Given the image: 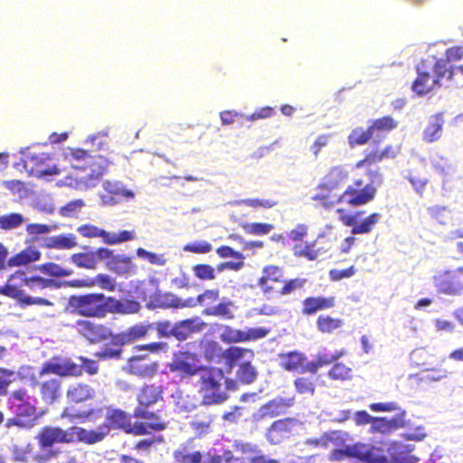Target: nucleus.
Segmentation results:
<instances>
[{"mask_svg":"<svg viewBox=\"0 0 463 463\" xmlns=\"http://www.w3.org/2000/svg\"><path fill=\"white\" fill-rule=\"evenodd\" d=\"M122 303L100 292L74 294L69 297L67 309L84 318H103L108 314L122 311Z\"/></svg>","mask_w":463,"mask_h":463,"instance_id":"f257e3e1","label":"nucleus"},{"mask_svg":"<svg viewBox=\"0 0 463 463\" xmlns=\"http://www.w3.org/2000/svg\"><path fill=\"white\" fill-rule=\"evenodd\" d=\"M7 404L13 417L7 419L5 428L30 430L36 424L39 419L37 399L29 395L25 389L11 392Z\"/></svg>","mask_w":463,"mask_h":463,"instance_id":"f03ea898","label":"nucleus"},{"mask_svg":"<svg viewBox=\"0 0 463 463\" xmlns=\"http://www.w3.org/2000/svg\"><path fill=\"white\" fill-rule=\"evenodd\" d=\"M198 376V391L203 404H222L229 399L228 393L222 388V380L224 378L222 368L204 365Z\"/></svg>","mask_w":463,"mask_h":463,"instance_id":"7ed1b4c3","label":"nucleus"},{"mask_svg":"<svg viewBox=\"0 0 463 463\" xmlns=\"http://www.w3.org/2000/svg\"><path fill=\"white\" fill-rule=\"evenodd\" d=\"M66 157L79 162L74 167L87 171L82 177L87 185L93 186L103 176L107 171L109 162L107 158L99 155H90L82 148H71Z\"/></svg>","mask_w":463,"mask_h":463,"instance_id":"20e7f679","label":"nucleus"},{"mask_svg":"<svg viewBox=\"0 0 463 463\" xmlns=\"http://www.w3.org/2000/svg\"><path fill=\"white\" fill-rule=\"evenodd\" d=\"M0 294L15 299L22 307L54 306V302L49 298L30 296L27 293L25 287V272L22 270H17L9 277L6 283L0 287Z\"/></svg>","mask_w":463,"mask_h":463,"instance_id":"39448f33","label":"nucleus"},{"mask_svg":"<svg viewBox=\"0 0 463 463\" xmlns=\"http://www.w3.org/2000/svg\"><path fill=\"white\" fill-rule=\"evenodd\" d=\"M52 159L50 153H29L14 163V166L21 172L25 171L30 176L43 177L59 175L61 169L56 165L49 164Z\"/></svg>","mask_w":463,"mask_h":463,"instance_id":"423d86ee","label":"nucleus"},{"mask_svg":"<svg viewBox=\"0 0 463 463\" xmlns=\"http://www.w3.org/2000/svg\"><path fill=\"white\" fill-rule=\"evenodd\" d=\"M79 360L81 362L80 365L71 360H65L61 363H48L43 368L42 373H52L61 377L80 376L82 370L90 375H95L99 373V367L97 359L80 356Z\"/></svg>","mask_w":463,"mask_h":463,"instance_id":"0eeeda50","label":"nucleus"},{"mask_svg":"<svg viewBox=\"0 0 463 463\" xmlns=\"http://www.w3.org/2000/svg\"><path fill=\"white\" fill-rule=\"evenodd\" d=\"M133 417L142 420V421H136L138 430L137 436L147 435L153 431H163L167 428V421L159 410L152 411L146 408L136 407Z\"/></svg>","mask_w":463,"mask_h":463,"instance_id":"6e6552de","label":"nucleus"},{"mask_svg":"<svg viewBox=\"0 0 463 463\" xmlns=\"http://www.w3.org/2000/svg\"><path fill=\"white\" fill-rule=\"evenodd\" d=\"M445 360V357H437L424 347L416 348L410 354L411 366L421 372L438 373V375L433 377L435 380L447 375L448 372L440 368V364Z\"/></svg>","mask_w":463,"mask_h":463,"instance_id":"1a4fd4ad","label":"nucleus"},{"mask_svg":"<svg viewBox=\"0 0 463 463\" xmlns=\"http://www.w3.org/2000/svg\"><path fill=\"white\" fill-rule=\"evenodd\" d=\"M203 366L199 364L198 354L190 351L178 352L168 364L170 372L176 373L181 379L198 375Z\"/></svg>","mask_w":463,"mask_h":463,"instance_id":"9d476101","label":"nucleus"},{"mask_svg":"<svg viewBox=\"0 0 463 463\" xmlns=\"http://www.w3.org/2000/svg\"><path fill=\"white\" fill-rule=\"evenodd\" d=\"M74 327L77 333L90 345L107 341L113 335L108 325L87 318L78 319Z\"/></svg>","mask_w":463,"mask_h":463,"instance_id":"9b49d317","label":"nucleus"},{"mask_svg":"<svg viewBox=\"0 0 463 463\" xmlns=\"http://www.w3.org/2000/svg\"><path fill=\"white\" fill-rule=\"evenodd\" d=\"M77 232L85 238L100 237L102 241L108 245H116L132 241L136 238L134 231H120L118 233L109 232L93 224H83L77 228Z\"/></svg>","mask_w":463,"mask_h":463,"instance_id":"f8f14e48","label":"nucleus"},{"mask_svg":"<svg viewBox=\"0 0 463 463\" xmlns=\"http://www.w3.org/2000/svg\"><path fill=\"white\" fill-rule=\"evenodd\" d=\"M99 430H104L106 435L110 430H121L126 434L137 436V424L131 422V416L120 409L110 410L105 421L99 426Z\"/></svg>","mask_w":463,"mask_h":463,"instance_id":"ddd939ff","label":"nucleus"},{"mask_svg":"<svg viewBox=\"0 0 463 463\" xmlns=\"http://www.w3.org/2000/svg\"><path fill=\"white\" fill-rule=\"evenodd\" d=\"M71 435L70 428L63 430L60 427L46 425L39 430L35 439L40 449H46L59 443H72Z\"/></svg>","mask_w":463,"mask_h":463,"instance_id":"4468645a","label":"nucleus"},{"mask_svg":"<svg viewBox=\"0 0 463 463\" xmlns=\"http://www.w3.org/2000/svg\"><path fill=\"white\" fill-rule=\"evenodd\" d=\"M336 213L339 214V221L347 227H352L353 234L370 233L374 226L379 222L381 215L378 213H373L363 222H358L357 217L363 212H357L354 214H346L345 210L338 208Z\"/></svg>","mask_w":463,"mask_h":463,"instance_id":"2eb2a0df","label":"nucleus"},{"mask_svg":"<svg viewBox=\"0 0 463 463\" xmlns=\"http://www.w3.org/2000/svg\"><path fill=\"white\" fill-rule=\"evenodd\" d=\"M354 185H349L340 194V203H345L353 207L364 205L373 200V189L364 187V181L358 179Z\"/></svg>","mask_w":463,"mask_h":463,"instance_id":"dca6fc26","label":"nucleus"},{"mask_svg":"<svg viewBox=\"0 0 463 463\" xmlns=\"http://www.w3.org/2000/svg\"><path fill=\"white\" fill-rule=\"evenodd\" d=\"M295 403L293 397L285 398L277 396L261 405L253 414L255 421H261L265 419H271L285 414Z\"/></svg>","mask_w":463,"mask_h":463,"instance_id":"f3484780","label":"nucleus"},{"mask_svg":"<svg viewBox=\"0 0 463 463\" xmlns=\"http://www.w3.org/2000/svg\"><path fill=\"white\" fill-rule=\"evenodd\" d=\"M432 281L438 292L457 296L462 292L458 269L440 270L432 277Z\"/></svg>","mask_w":463,"mask_h":463,"instance_id":"a211bd4d","label":"nucleus"},{"mask_svg":"<svg viewBox=\"0 0 463 463\" xmlns=\"http://www.w3.org/2000/svg\"><path fill=\"white\" fill-rule=\"evenodd\" d=\"M298 423L294 418H283L273 421L266 431L267 440L273 445L280 444L293 435Z\"/></svg>","mask_w":463,"mask_h":463,"instance_id":"6ab92c4d","label":"nucleus"},{"mask_svg":"<svg viewBox=\"0 0 463 463\" xmlns=\"http://www.w3.org/2000/svg\"><path fill=\"white\" fill-rule=\"evenodd\" d=\"M284 277V270L281 267L267 265L263 268L262 275L259 278L257 285L267 298H270L273 294H277L278 289L275 284H283Z\"/></svg>","mask_w":463,"mask_h":463,"instance_id":"aec40b11","label":"nucleus"},{"mask_svg":"<svg viewBox=\"0 0 463 463\" xmlns=\"http://www.w3.org/2000/svg\"><path fill=\"white\" fill-rule=\"evenodd\" d=\"M111 250L100 247L95 250L81 251L71 255V261L80 269H96L101 260L110 257Z\"/></svg>","mask_w":463,"mask_h":463,"instance_id":"412c9836","label":"nucleus"},{"mask_svg":"<svg viewBox=\"0 0 463 463\" xmlns=\"http://www.w3.org/2000/svg\"><path fill=\"white\" fill-rule=\"evenodd\" d=\"M63 285L72 288H91L98 287L109 292L115 291L117 288L115 279L106 273H99L94 278L68 280L63 282Z\"/></svg>","mask_w":463,"mask_h":463,"instance_id":"4be33fe9","label":"nucleus"},{"mask_svg":"<svg viewBox=\"0 0 463 463\" xmlns=\"http://www.w3.org/2000/svg\"><path fill=\"white\" fill-rule=\"evenodd\" d=\"M279 365L287 372L305 373H308L307 355L298 350L280 353L278 354Z\"/></svg>","mask_w":463,"mask_h":463,"instance_id":"5701e85b","label":"nucleus"},{"mask_svg":"<svg viewBox=\"0 0 463 463\" xmlns=\"http://www.w3.org/2000/svg\"><path fill=\"white\" fill-rule=\"evenodd\" d=\"M311 200L325 209L329 210L340 203V194L337 189L321 180L317 185Z\"/></svg>","mask_w":463,"mask_h":463,"instance_id":"b1692460","label":"nucleus"},{"mask_svg":"<svg viewBox=\"0 0 463 463\" xmlns=\"http://www.w3.org/2000/svg\"><path fill=\"white\" fill-rule=\"evenodd\" d=\"M206 326L199 317L184 319L173 326L172 336L178 341H184L192 335L203 330Z\"/></svg>","mask_w":463,"mask_h":463,"instance_id":"393cba45","label":"nucleus"},{"mask_svg":"<svg viewBox=\"0 0 463 463\" xmlns=\"http://www.w3.org/2000/svg\"><path fill=\"white\" fill-rule=\"evenodd\" d=\"M173 458L175 463H222V457L219 454L207 453L205 459L203 460V455L201 451H189L184 448L176 449L173 452Z\"/></svg>","mask_w":463,"mask_h":463,"instance_id":"a878e982","label":"nucleus"},{"mask_svg":"<svg viewBox=\"0 0 463 463\" xmlns=\"http://www.w3.org/2000/svg\"><path fill=\"white\" fill-rule=\"evenodd\" d=\"M103 189L104 194H100V200L104 205H114L122 197H134V193L124 188L118 182L106 181L103 183Z\"/></svg>","mask_w":463,"mask_h":463,"instance_id":"bb28decb","label":"nucleus"},{"mask_svg":"<svg viewBox=\"0 0 463 463\" xmlns=\"http://www.w3.org/2000/svg\"><path fill=\"white\" fill-rule=\"evenodd\" d=\"M339 454H345V457L355 458L365 463H384L383 457H377L373 452V448H369L363 443H355L352 446H346Z\"/></svg>","mask_w":463,"mask_h":463,"instance_id":"cd10ccee","label":"nucleus"},{"mask_svg":"<svg viewBox=\"0 0 463 463\" xmlns=\"http://www.w3.org/2000/svg\"><path fill=\"white\" fill-rule=\"evenodd\" d=\"M335 307L334 296H311L302 300L301 313L304 316H312L318 311L331 309Z\"/></svg>","mask_w":463,"mask_h":463,"instance_id":"c85d7f7f","label":"nucleus"},{"mask_svg":"<svg viewBox=\"0 0 463 463\" xmlns=\"http://www.w3.org/2000/svg\"><path fill=\"white\" fill-rule=\"evenodd\" d=\"M128 372L142 378H152L158 370V364L143 356L132 357L128 363Z\"/></svg>","mask_w":463,"mask_h":463,"instance_id":"c756f323","label":"nucleus"},{"mask_svg":"<svg viewBox=\"0 0 463 463\" xmlns=\"http://www.w3.org/2000/svg\"><path fill=\"white\" fill-rule=\"evenodd\" d=\"M94 388L86 383H76L70 385L66 391V399L70 403H82L94 399Z\"/></svg>","mask_w":463,"mask_h":463,"instance_id":"7c9ffc66","label":"nucleus"},{"mask_svg":"<svg viewBox=\"0 0 463 463\" xmlns=\"http://www.w3.org/2000/svg\"><path fill=\"white\" fill-rule=\"evenodd\" d=\"M369 156L365 155L364 157L355 164L356 168H364L365 175L369 178V183L364 184V187H371L373 189V195L375 196L377 187L383 184V175L378 166V162H369L367 160Z\"/></svg>","mask_w":463,"mask_h":463,"instance_id":"2f4dec72","label":"nucleus"},{"mask_svg":"<svg viewBox=\"0 0 463 463\" xmlns=\"http://www.w3.org/2000/svg\"><path fill=\"white\" fill-rule=\"evenodd\" d=\"M105 260L107 268L118 275H128L135 269L130 257L126 255H115L112 250L110 257L105 258Z\"/></svg>","mask_w":463,"mask_h":463,"instance_id":"473e14b6","label":"nucleus"},{"mask_svg":"<svg viewBox=\"0 0 463 463\" xmlns=\"http://www.w3.org/2000/svg\"><path fill=\"white\" fill-rule=\"evenodd\" d=\"M154 328L152 325L137 324L128 327L126 331L120 332L116 335V344H122L123 345L130 344L138 339H142L147 335L149 331Z\"/></svg>","mask_w":463,"mask_h":463,"instance_id":"72a5a7b5","label":"nucleus"},{"mask_svg":"<svg viewBox=\"0 0 463 463\" xmlns=\"http://www.w3.org/2000/svg\"><path fill=\"white\" fill-rule=\"evenodd\" d=\"M137 399L138 402L137 407L148 409L150 406L163 399V388L162 386L156 384L145 385L139 391Z\"/></svg>","mask_w":463,"mask_h":463,"instance_id":"f704fd0d","label":"nucleus"},{"mask_svg":"<svg viewBox=\"0 0 463 463\" xmlns=\"http://www.w3.org/2000/svg\"><path fill=\"white\" fill-rule=\"evenodd\" d=\"M396 126L397 122L390 116L372 120L369 127L373 136V143L381 142Z\"/></svg>","mask_w":463,"mask_h":463,"instance_id":"c9c22d12","label":"nucleus"},{"mask_svg":"<svg viewBox=\"0 0 463 463\" xmlns=\"http://www.w3.org/2000/svg\"><path fill=\"white\" fill-rule=\"evenodd\" d=\"M342 442V433L338 430H332L323 433L318 438L307 439L304 444L314 449H327L330 444L338 446Z\"/></svg>","mask_w":463,"mask_h":463,"instance_id":"e433bc0d","label":"nucleus"},{"mask_svg":"<svg viewBox=\"0 0 463 463\" xmlns=\"http://www.w3.org/2000/svg\"><path fill=\"white\" fill-rule=\"evenodd\" d=\"M70 430L72 442L78 440L86 444H95L106 437L104 430L99 429V430H88L81 427H70Z\"/></svg>","mask_w":463,"mask_h":463,"instance_id":"4c0bfd02","label":"nucleus"},{"mask_svg":"<svg viewBox=\"0 0 463 463\" xmlns=\"http://www.w3.org/2000/svg\"><path fill=\"white\" fill-rule=\"evenodd\" d=\"M76 246V236L72 233H62L57 236L45 238L42 244L43 248L48 250H71Z\"/></svg>","mask_w":463,"mask_h":463,"instance_id":"58836bf2","label":"nucleus"},{"mask_svg":"<svg viewBox=\"0 0 463 463\" xmlns=\"http://www.w3.org/2000/svg\"><path fill=\"white\" fill-rule=\"evenodd\" d=\"M110 344L104 345L100 350L94 353V357L99 362H105L109 360H120L122 358L123 349L122 344H116V335H112L109 338Z\"/></svg>","mask_w":463,"mask_h":463,"instance_id":"ea45409f","label":"nucleus"},{"mask_svg":"<svg viewBox=\"0 0 463 463\" xmlns=\"http://www.w3.org/2000/svg\"><path fill=\"white\" fill-rule=\"evenodd\" d=\"M213 420L214 416L212 415L208 410L199 411L194 414L191 421V428L197 436H204L211 432V426Z\"/></svg>","mask_w":463,"mask_h":463,"instance_id":"a19ab883","label":"nucleus"},{"mask_svg":"<svg viewBox=\"0 0 463 463\" xmlns=\"http://www.w3.org/2000/svg\"><path fill=\"white\" fill-rule=\"evenodd\" d=\"M317 241L306 242L305 244H295L292 248L293 254L297 258H304L313 261L318 259L321 254L328 251L327 248H317Z\"/></svg>","mask_w":463,"mask_h":463,"instance_id":"79ce46f5","label":"nucleus"},{"mask_svg":"<svg viewBox=\"0 0 463 463\" xmlns=\"http://www.w3.org/2000/svg\"><path fill=\"white\" fill-rule=\"evenodd\" d=\"M42 253L33 245H29L8 260L11 267L24 266L37 261L41 259Z\"/></svg>","mask_w":463,"mask_h":463,"instance_id":"37998d69","label":"nucleus"},{"mask_svg":"<svg viewBox=\"0 0 463 463\" xmlns=\"http://www.w3.org/2000/svg\"><path fill=\"white\" fill-rule=\"evenodd\" d=\"M155 307L159 308H184L186 307V299H182L171 292L157 293L152 298Z\"/></svg>","mask_w":463,"mask_h":463,"instance_id":"c03bdc74","label":"nucleus"},{"mask_svg":"<svg viewBox=\"0 0 463 463\" xmlns=\"http://www.w3.org/2000/svg\"><path fill=\"white\" fill-rule=\"evenodd\" d=\"M220 291L217 288L205 289L196 298H186V307H194L196 306L203 307L204 309L213 307V304L219 299Z\"/></svg>","mask_w":463,"mask_h":463,"instance_id":"a18cd8bd","label":"nucleus"},{"mask_svg":"<svg viewBox=\"0 0 463 463\" xmlns=\"http://www.w3.org/2000/svg\"><path fill=\"white\" fill-rule=\"evenodd\" d=\"M42 399L46 403H53L61 396V383L59 379L43 381L40 385Z\"/></svg>","mask_w":463,"mask_h":463,"instance_id":"49530a36","label":"nucleus"},{"mask_svg":"<svg viewBox=\"0 0 463 463\" xmlns=\"http://www.w3.org/2000/svg\"><path fill=\"white\" fill-rule=\"evenodd\" d=\"M25 287L30 292L37 293L46 288H60L61 283L40 275L28 276L25 274Z\"/></svg>","mask_w":463,"mask_h":463,"instance_id":"de8ad7c7","label":"nucleus"},{"mask_svg":"<svg viewBox=\"0 0 463 463\" xmlns=\"http://www.w3.org/2000/svg\"><path fill=\"white\" fill-rule=\"evenodd\" d=\"M436 86H439L437 79H434L428 71H420L418 68V77L411 85V90L418 95L427 94Z\"/></svg>","mask_w":463,"mask_h":463,"instance_id":"09e8293b","label":"nucleus"},{"mask_svg":"<svg viewBox=\"0 0 463 463\" xmlns=\"http://www.w3.org/2000/svg\"><path fill=\"white\" fill-rule=\"evenodd\" d=\"M247 354H249L250 357H253L254 352L249 348L232 345L223 351L222 359L224 360L226 368L230 371Z\"/></svg>","mask_w":463,"mask_h":463,"instance_id":"8fccbe9b","label":"nucleus"},{"mask_svg":"<svg viewBox=\"0 0 463 463\" xmlns=\"http://www.w3.org/2000/svg\"><path fill=\"white\" fill-rule=\"evenodd\" d=\"M349 173L343 165H335L331 167L322 181L328 185L339 190L348 180Z\"/></svg>","mask_w":463,"mask_h":463,"instance_id":"3c124183","label":"nucleus"},{"mask_svg":"<svg viewBox=\"0 0 463 463\" xmlns=\"http://www.w3.org/2000/svg\"><path fill=\"white\" fill-rule=\"evenodd\" d=\"M443 124L444 119L441 113L431 116L423 131V139L429 143L438 140L441 137Z\"/></svg>","mask_w":463,"mask_h":463,"instance_id":"603ef678","label":"nucleus"},{"mask_svg":"<svg viewBox=\"0 0 463 463\" xmlns=\"http://www.w3.org/2000/svg\"><path fill=\"white\" fill-rule=\"evenodd\" d=\"M371 140L373 142V136L370 127L367 128L362 127L354 128L347 137L348 145L352 148L364 146Z\"/></svg>","mask_w":463,"mask_h":463,"instance_id":"864d4df0","label":"nucleus"},{"mask_svg":"<svg viewBox=\"0 0 463 463\" xmlns=\"http://www.w3.org/2000/svg\"><path fill=\"white\" fill-rule=\"evenodd\" d=\"M238 365L239 366L236 371L237 381L243 384L252 383L258 375L256 368L250 361L242 362Z\"/></svg>","mask_w":463,"mask_h":463,"instance_id":"5fc2aeb1","label":"nucleus"},{"mask_svg":"<svg viewBox=\"0 0 463 463\" xmlns=\"http://www.w3.org/2000/svg\"><path fill=\"white\" fill-rule=\"evenodd\" d=\"M233 307L234 305L232 301L221 302L213 307L203 309V314L205 316L218 317L224 319H233Z\"/></svg>","mask_w":463,"mask_h":463,"instance_id":"6e6d98bb","label":"nucleus"},{"mask_svg":"<svg viewBox=\"0 0 463 463\" xmlns=\"http://www.w3.org/2000/svg\"><path fill=\"white\" fill-rule=\"evenodd\" d=\"M345 354H346V351L342 349V350L336 351L335 354H333L331 355L318 354L317 356L316 361H312V362L308 363V373H312V374L317 373V370L320 367L328 365V364L335 362L336 360H338L339 358L344 356Z\"/></svg>","mask_w":463,"mask_h":463,"instance_id":"4d7b16f0","label":"nucleus"},{"mask_svg":"<svg viewBox=\"0 0 463 463\" xmlns=\"http://www.w3.org/2000/svg\"><path fill=\"white\" fill-rule=\"evenodd\" d=\"M316 323L318 331L324 334L333 333L344 324L342 319L330 317L329 315H320Z\"/></svg>","mask_w":463,"mask_h":463,"instance_id":"13d9d810","label":"nucleus"},{"mask_svg":"<svg viewBox=\"0 0 463 463\" xmlns=\"http://www.w3.org/2000/svg\"><path fill=\"white\" fill-rule=\"evenodd\" d=\"M307 279L305 278H294L283 280L282 286L278 289L279 296H288L298 290H301L307 285Z\"/></svg>","mask_w":463,"mask_h":463,"instance_id":"bf43d9fd","label":"nucleus"},{"mask_svg":"<svg viewBox=\"0 0 463 463\" xmlns=\"http://www.w3.org/2000/svg\"><path fill=\"white\" fill-rule=\"evenodd\" d=\"M38 269L43 274L54 278L69 277L73 274L72 269L63 268L61 265L54 262L43 263L38 267Z\"/></svg>","mask_w":463,"mask_h":463,"instance_id":"052dcab7","label":"nucleus"},{"mask_svg":"<svg viewBox=\"0 0 463 463\" xmlns=\"http://www.w3.org/2000/svg\"><path fill=\"white\" fill-rule=\"evenodd\" d=\"M25 221L23 214L18 213H10L0 215V229L11 231L19 228Z\"/></svg>","mask_w":463,"mask_h":463,"instance_id":"680f3d73","label":"nucleus"},{"mask_svg":"<svg viewBox=\"0 0 463 463\" xmlns=\"http://www.w3.org/2000/svg\"><path fill=\"white\" fill-rule=\"evenodd\" d=\"M433 71L434 75L432 76L434 77V79H437V82L439 83V85H440V80L443 78L446 77L447 79L451 80L454 74L452 67L449 66V62H448V61H446L445 59H438L435 61L433 66Z\"/></svg>","mask_w":463,"mask_h":463,"instance_id":"e2e57ef3","label":"nucleus"},{"mask_svg":"<svg viewBox=\"0 0 463 463\" xmlns=\"http://www.w3.org/2000/svg\"><path fill=\"white\" fill-rule=\"evenodd\" d=\"M222 346L215 341H209L203 348V357L208 363L220 362L223 358Z\"/></svg>","mask_w":463,"mask_h":463,"instance_id":"0e129e2a","label":"nucleus"},{"mask_svg":"<svg viewBox=\"0 0 463 463\" xmlns=\"http://www.w3.org/2000/svg\"><path fill=\"white\" fill-rule=\"evenodd\" d=\"M353 370L344 363H335L328 371V376L335 381H347L352 378Z\"/></svg>","mask_w":463,"mask_h":463,"instance_id":"69168bd1","label":"nucleus"},{"mask_svg":"<svg viewBox=\"0 0 463 463\" xmlns=\"http://www.w3.org/2000/svg\"><path fill=\"white\" fill-rule=\"evenodd\" d=\"M293 383L298 393L302 395H314L316 384L311 378L300 376L296 378Z\"/></svg>","mask_w":463,"mask_h":463,"instance_id":"338daca9","label":"nucleus"},{"mask_svg":"<svg viewBox=\"0 0 463 463\" xmlns=\"http://www.w3.org/2000/svg\"><path fill=\"white\" fill-rule=\"evenodd\" d=\"M193 273L199 280H213L216 278L215 269L206 263L195 264L192 267Z\"/></svg>","mask_w":463,"mask_h":463,"instance_id":"774afa93","label":"nucleus"}]
</instances>
